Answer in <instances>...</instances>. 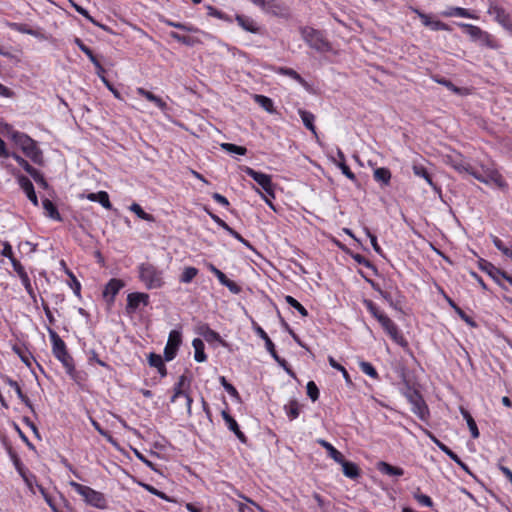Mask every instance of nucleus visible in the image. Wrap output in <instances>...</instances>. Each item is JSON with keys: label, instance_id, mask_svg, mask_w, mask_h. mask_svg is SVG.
I'll return each mask as SVG.
<instances>
[{"label": "nucleus", "instance_id": "1", "mask_svg": "<svg viewBox=\"0 0 512 512\" xmlns=\"http://www.w3.org/2000/svg\"><path fill=\"white\" fill-rule=\"evenodd\" d=\"M13 143L20 148L25 156L34 164L39 166L44 165L43 151L38 147L37 142L30 136L23 132H20V134H14Z\"/></svg>", "mask_w": 512, "mask_h": 512}, {"label": "nucleus", "instance_id": "2", "mask_svg": "<svg viewBox=\"0 0 512 512\" xmlns=\"http://www.w3.org/2000/svg\"><path fill=\"white\" fill-rule=\"evenodd\" d=\"M139 279L149 290L158 289L164 285L163 272L151 263H141L138 266Z\"/></svg>", "mask_w": 512, "mask_h": 512}, {"label": "nucleus", "instance_id": "3", "mask_svg": "<svg viewBox=\"0 0 512 512\" xmlns=\"http://www.w3.org/2000/svg\"><path fill=\"white\" fill-rule=\"evenodd\" d=\"M300 33L310 48L321 53L329 52L332 49L330 42L320 30L306 26L300 28Z\"/></svg>", "mask_w": 512, "mask_h": 512}, {"label": "nucleus", "instance_id": "4", "mask_svg": "<svg viewBox=\"0 0 512 512\" xmlns=\"http://www.w3.org/2000/svg\"><path fill=\"white\" fill-rule=\"evenodd\" d=\"M69 485L73 488L79 495H81L84 501L95 508L105 509L107 507V501L103 493L94 490L89 486L82 485L75 481H70Z\"/></svg>", "mask_w": 512, "mask_h": 512}, {"label": "nucleus", "instance_id": "5", "mask_svg": "<svg viewBox=\"0 0 512 512\" xmlns=\"http://www.w3.org/2000/svg\"><path fill=\"white\" fill-rule=\"evenodd\" d=\"M195 332L206 341L211 349H217L219 347L229 348L226 341L220 336V334L212 330L208 324L199 322L195 326Z\"/></svg>", "mask_w": 512, "mask_h": 512}, {"label": "nucleus", "instance_id": "6", "mask_svg": "<svg viewBox=\"0 0 512 512\" xmlns=\"http://www.w3.org/2000/svg\"><path fill=\"white\" fill-rule=\"evenodd\" d=\"M458 26L464 30L472 41L478 42L482 46L495 48L492 36L480 27L468 23H458Z\"/></svg>", "mask_w": 512, "mask_h": 512}, {"label": "nucleus", "instance_id": "7", "mask_svg": "<svg viewBox=\"0 0 512 512\" xmlns=\"http://www.w3.org/2000/svg\"><path fill=\"white\" fill-rule=\"evenodd\" d=\"M5 168L16 178L17 183L19 184L20 188L24 191L27 198L32 202L34 206L39 205L38 197L36 195L33 183L31 180L20 173L19 170H17L12 165H5Z\"/></svg>", "mask_w": 512, "mask_h": 512}, {"label": "nucleus", "instance_id": "8", "mask_svg": "<svg viewBox=\"0 0 512 512\" xmlns=\"http://www.w3.org/2000/svg\"><path fill=\"white\" fill-rule=\"evenodd\" d=\"M244 171L247 176L252 178L259 186H261L267 196L275 198V185L272 183L270 175L256 171L250 167H246Z\"/></svg>", "mask_w": 512, "mask_h": 512}, {"label": "nucleus", "instance_id": "9", "mask_svg": "<svg viewBox=\"0 0 512 512\" xmlns=\"http://www.w3.org/2000/svg\"><path fill=\"white\" fill-rule=\"evenodd\" d=\"M189 387H190V379L185 374L181 375L178 378V381L174 385L173 395L171 396V399H170V401L173 403L179 397H184L186 400V406H187L188 412L191 411V405L193 402L192 397L187 392V389Z\"/></svg>", "mask_w": 512, "mask_h": 512}, {"label": "nucleus", "instance_id": "10", "mask_svg": "<svg viewBox=\"0 0 512 512\" xmlns=\"http://www.w3.org/2000/svg\"><path fill=\"white\" fill-rule=\"evenodd\" d=\"M55 358L63 365L66 373L77 384H81L86 379L85 373L75 369L74 359L72 354H54Z\"/></svg>", "mask_w": 512, "mask_h": 512}, {"label": "nucleus", "instance_id": "11", "mask_svg": "<svg viewBox=\"0 0 512 512\" xmlns=\"http://www.w3.org/2000/svg\"><path fill=\"white\" fill-rule=\"evenodd\" d=\"M488 13L494 16L495 21H497L504 29L512 32V16L506 12L503 7L494 2H490Z\"/></svg>", "mask_w": 512, "mask_h": 512}, {"label": "nucleus", "instance_id": "12", "mask_svg": "<svg viewBox=\"0 0 512 512\" xmlns=\"http://www.w3.org/2000/svg\"><path fill=\"white\" fill-rule=\"evenodd\" d=\"M413 11L418 15L425 27H428L433 31H451V27L448 24L434 19L431 15L426 14L417 8L413 9Z\"/></svg>", "mask_w": 512, "mask_h": 512}, {"label": "nucleus", "instance_id": "13", "mask_svg": "<svg viewBox=\"0 0 512 512\" xmlns=\"http://www.w3.org/2000/svg\"><path fill=\"white\" fill-rule=\"evenodd\" d=\"M149 304V295L142 292H132L127 296V313H134L141 305Z\"/></svg>", "mask_w": 512, "mask_h": 512}, {"label": "nucleus", "instance_id": "14", "mask_svg": "<svg viewBox=\"0 0 512 512\" xmlns=\"http://www.w3.org/2000/svg\"><path fill=\"white\" fill-rule=\"evenodd\" d=\"M382 323L380 324L384 331L391 337L393 341L404 346L406 341L404 340L401 332L399 331L397 325L389 318L382 317Z\"/></svg>", "mask_w": 512, "mask_h": 512}, {"label": "nucleus", "instance_id": "15", "mask_svg": "<svg viewBox=\"0 0 512 512\" xmlns=\"http://www.w3.org/2000/svg\"><path fill=\"white\" fill-rule=\"evenodd\" d=\"M221 416L225 421L227 428L235 434L238 440L243 444H247L248 439L246 435L240 430L237 421L228 413V411L223 410L221 412Z\"/></svg>", "mask_w": 512, "mask_h": 512}, {"label": "nucleus", "instance_id": "16", "mask_svg": "<svg viewBox=\"0 0 512 512\" xmlns=\"http://www.w3.org/2000/svg\"><path fill=\"white\" fill-rule=\"evenodd\" d=\"M122 287H124V282L121 279H110L103 290V297L108 303H113L115 296L118 294Z\"/></svg>", "mask_w": 512, "mask_h": 512}, {"label": "nucleus", "instance_id": "17", "mask_svg": "<svg viewBox=\"0 0 512 512\" xmlns=\"http://www.w3.org/2000/svg\"><path fill=\"white\" fill-rule=\"evenodd\" d=\"M485 176H486L485 177L486 181H483V183H485V184L493 183V184H495L498 188H500L503 191L508 189L507 182L505 181V179L499 173L498 170H496L494 168L486 167V169H485Z\"/></svg>", "mask_w": 512, "mask_h": 512}, {"label": "nucleus", "instance_id": "18", "mask_svg": "<svg viewBox=\"0 0 512 512\" xmlns=\"http://www.w3.org/2000/svg\"><path fill=\"white\" fill-rule=\"evenodd\" d=\"M478 267L481 271L486 272L496 283L502 285L500 282V277L505 271L500 270L495 267L491 262L480 258L478 261Z\"/></svg>", "mask_w": 512, "mask_h": 512}, {"label": "nucleus", "instance_id": "19", "mask_svg": "<svg viewBox=\"0 0 512 512\" xmlns=\"http://www.w3.org/2000/svg\"><path fill=\"white\" fill-rule=\"evenodd\" d=\"M337 159L333 158L335 165L341 170V172L350 180L356 181L355 174L351 171L349 166L346 164V158L341 149H337Z\"/></svg>", "mask_w": 512, "mask_h": 512}, {"label": "nucleus", "instance_id": "20", "mask_svg": "<svg viewBox=\"0 0 512 512\" xmlns=\"http://www.w3.org/2000/svg\"><path fill=\"white\" fill-rule=\"evenodd\" d=\"M8 27L19 33L28 34L36 38L42 37V34L39 29H34L30 27L28 24L9 22Z\"/></svg>", "mask_w": 512, "mask_h": 512}, {"label": "nucleus", "instance_id": "21", "mask_svg": "<svg viewBox=\"0 0 512 512\" xmlns=\"http://www.w3.org/2000/svg\"><path fill=\"white\" fill-rule=\"evenodd\" d=\"M148 364L157 369L161 378L167 376V369L161 354H149Z\"/></svg>", "mask_w": 512, "mask_h": 512}, {"label": "nucleus", "instance_id": "22", "mask_svg": "<svg viewBox=\"0 0 512 512\" xmlns=\"http://www.w3.org/2000/svg\"><path fill=\"white\" fill-rule=\"evenodd\" d=\"M279 73L285 76H288L298 82L304 89L310 91V84L294 69L288 67L279 68Z\"/></svg>", "mask_w": 512, "mask_h": 512}, {"label": "nucleus", "instance_id": "23", "mask_svg": "<svg viewBox=\"0 0 512 512\" xmlns=\"http://www.w3.org/2000/svg\"><path fill=\"white\" fill-rule=\"evenodd\" d=\"M42 207L45 211V215L53 220L62 222L63 218L59 213L56 205L48 198L42 200Z\"/></svg>", "mask_w": 512, "mask_h": 512}, {"label": "nucleus", "instance_id": "24", "mask_svg": "<svg viewBox=\"0 0 512 512\" xmlns=\"http://www.w3.org/2000/svg\"><path fill=\"white\" fill-rule=\"evenodd\" d=\"M343 469V473L346 477L350 479H356L360 476V469L359 467L350 461L345 460V458H342V462H338Z\"/></svg>", "mask_w": 512, "mask_h": 512}, {"label": "nucleus", "instance_id": "25", "mask_svg": "<svg viewBox=\"0 0 512 512\" xmlns=\"http://www.w3.org/2000/svg\"><path fill=\"white\" fill-rule=\"evenodd\" d=\"M182 336L177 330H172L169 334L168 342L163 352H176L181 344Z\"/></svg>", "mask_w": 512, "mask_h": 512}, {"label": "nucleus", "instance_id": "26", "mask_svg": "<svg viewBox=\"0 0 512 512\" xmlns=\"http://www.w3.org/2000/svg\"><path fill=\"white\" fill-rule=\"evenodd\" d=\"M298 114L301 117L304 126L317 136L316 127L314 125L315 115L310 111L301 108L298 109Z\"/></svg>", "mask_w": 512, "mask_h": 512}, {"label": "nucleus", "instance_id": "27", "mask_svg": "<svg viewBox=\"0 0 512 512\" xmlns=\"http://www.w3.org/2000/svg\"><path fill=\"white\" fill-rule=\"evenodd\" d=\"M74 43L89 58V60L93 63L95 68H101V63L94 54V52L87 45H85L80 38L76 37L74 39Z\"/></svg>", "mask_w": 512, "mask_h": 512}, {"label": "nucleus", "instance_id": "28", "mask_svg": "<svg viewBox=\"0 0 512 512\" xmlns=\"http://www.w3.org/2000/svg\"><path fill=\"white\" fill-rule=\"evenodd\" d=\"M377 469L386 475L389 476H402L404 475V470L401 467L393 466L387 462L380 461L377 465Z\"/></svg>", "mask_w": 512, "mask_h": 512}, {"label": "nucleus", "instance_id": "29", "mask_svg": "<svg viewBox=\"0 0 512 512\" xmlns=\"http://www.w3.org/2000/svg\"><path fill=\"white\" fill-rule=\"evenodd\" d=\"M302 405L296 400H290L285 406V413L290 421L297 419L300 415V409Z\"/></svg>", "mask_w": 512, "mask_h": 512}, {"label": "nucleus", "instance_id": "30", "mask_svg": "<svg viewBox=\"0 0 512 512\" xmlns=\"http://www.w3.org/2000/svg\"><path fill=\"white\" fill-rule=\"evenodd\" d=\"M236 21L240 27H242L244 30L248 32L257 33L259 30L255 21L248 16L236 15Z\"/></svg>", "mask_w": 512, "mask_h": 512}, {"label": "nucleus", "instance_id": "31", "mask_svg": "<svg viewBox=\"0 0 512 512\" xmlns=\"http://www.w3.org/2000/svg\"><path fill=\"white\" fill-rule=\"evenodd\" d=\"M317 443L321 445L327 451V454L330 458H332L335 462H342V458L344 457L341 452H339L331 443L324 439H318Z\"/></svg>", "mask_w": 512, "mask_h": 512}, {"label": "nucleus", "instance_id": "32", "mask_svg": "<svg viewBox=\"0 0 512 512\" xmlns=\"http://www.w3.org/2000/svg\"><path fill=\"white\" fill-rule=\"evenodd\" d=\"M137 93L146 98L148 101L154 103L157 107H159L162 110L167 107V104L165 103V101H163V99H161L159 96L144 88H138Z\"/></svg>", "mask_w": 512, "mask_h": 512}, {"label": "nucleus", "instance_id": "33", "mask_svg": "<svg viewBox=\"0 0 512 512\" xmlns=\"http://www.w3.org/2000/svg\"><path fill=\"white\" fill-rule=\"evenodd\" d=\"M412 169L416 176L423 178L432 188L437 189V185L434 183L432 175L426 167L421 164H414Z\"/></svg>", "mask_w": 512, "mask_h": 512}, {"label": "nucleus", "instance_id": "34", "mask_svg": "<svg viewBox=\"0 0 512 512\" xmlns=\"http://www.w3.org/2000/svg\"><path fill=\"white\" fill-rule=\"evenodd\" d=\"M461 415L466 420L468 428L470 430L471 436L476 439L479 437L480 433L477 427V424L471 414L468 410L464 409L463 407L460 408Z\"/></svg>", "mask_w": 512, "mask_h": 512}, {"label": "nucleus", "instance_id": "35", "mask_svg": "<svg viewBox=\"0 0 512 512\" xmlns=\"http://www.w3.org/2000/svg\"><path fill=\"white\" fill-rule=\"evenodd\" d=\"M375 181L381 183L384 186H388L391 180V172L386 167H380L374 170L373 173Z\"/></svg>", "mask_w": 512, "mask_h": 512}, {"label": "nucleus", "instance_id": "36", "mask_svg": "<svg viewBox=\"0 0 512 512\" xmlns=\"http://www.w3.org/2000/svg\"><path fill=\"white\" fill-rule=\"evenodd\" d=\"M253 98L254 101L268 113L272 114L275 112L274 103L271 98L260 94H255Z\"/></svg>", "mask_w": 512, "mask_h": 512}, {"label": "nucleus", "instance_id": "37", "mask_svg": "<svg viewBox=\"0 0 512 512\" xmlns=\"http://www.w3.org/2000/svg\"><path fill=\"white\" fill-rule=\"evenodd\" d=\"M363 304L366 307V309L370 312V314L377 319V321L381 324L382 323V317H388L384 312H382L378 306L369 299H364Z\"/></svg>", "mask_w": 512, "mask_h": 512}, {"label": "nucleus", "instance_id": "38", "mask_svg": "<svg viewBox=\"0 0 512 512\" xmlns=\"http://www.w3.org/2000/svg\"><path fill=\"white\" fill-rule=\"evenodd\" d=\"M444 17H464V18H476L470 13L469 10L462 7H451L448 10L442 12Z\"/></svg>", "mask_w": 512, "mask_h": 512}, {"label": "nucleus", "instance_id": "39", "mask_svg": "<svg viewBox=\"0 0 512 512\" xmlns=\"http://www.w3.org/2000/svg\"><path fill=\"white\" fill-rule=\"evenodd\" d=\"M347 253L355 262L371 269L375 275L378 274V269L376 268V266L370 260L365 258L363 255H361L359 253L351 252V251H347Z\"/></svg>", "mask_w": 512, "mask_h": 512}, {"label": "nucleus", "instance_id": "40", "mask_svg": "<svg viewBox=\"0 0 512 512\" xmlns=\"http://www.w3.org/2000/svg\"><path fill=\"white\" fill-rule=\"evenodd\" d=\"M450 166L455 169L458 173H467L470 170L471 164L466 162L461 156L456 158H451L449 160Z\"/></svg>", "mask_w": 512, "mask_h": 512}, {"label": "nucleus", "instance_id": "41", "mask_svg": "<svg viewBox=\"0 0 512 512\" xmlns=\"http://www.w3.org/2000/svg\"><path fill=\"white\" fill-rule=\"evenodd\" d=\"M10 456H11L12 462H13L17 472L21 475V477L24 479V481L27 483V485L29 487H31V482H30L29 478L26 476L25 467H24V464L22 463L21 459L18 457V455L16 453L11 452V451H10Z\"/></svg>", "mask_w": 512, "mask_h": 512}, {"label": "nucleus", "instance_id": "42", "mask_svg": "<svg viewBox=\"0 0 512 512\" xmlns=\"http://www.w3.org/2000/svg\"><path fill=\"white\" fill-rule=\"evenodd\" d=\"M49 336L52 342L53 352H66L65 342L55 331L49 329Z\"/></svg>", "mask_w": 512, "mask_h": 512}, {"label": "nucleus", "instance_id": "43", "mask_svg": "<svg viewBox=\"0 0 512 512\" xmlns=\"http://www.w3.org/2000/svg\"><path fill=\"white\" fill-rule=\"evenodd\" d=\"M72 6L74 7V9L79 13L81 14L82 16H84L88 21H90L92 24L102 28L103 30L105 31H110V29L106 26V25H103V24H100L99 22H97L88 12L87 9L83 8L82 6L72 2Z\"/></svg>", "mask_w": 512, "mask_h": 512}, {"label": "nucleus", "instance_id": "44", "mask_svg": "<svg viewBox=\"0 0 512 512\" xmlns=\"http://www.w3.org/2000/svg\"><path fill=\"white\" fill-rule=\"evenodd\" d=\"M412 411L422 420L426 418L428 415V407L423 399V397L420 398L419 402H414L412 404Z\"/></svg>", "mask_w": 512, "mask_h": 512}, {"label": "nucleus", "instance_id": "45", "mask_svg": "<svg viewBox=\"0 0 512 512\" xmlns=\"http://www.w3.org/2000/svg\"><path fill=\"white\" fill-rule=\"evenodd\" d=\"M412 411L422 420L426 418L428 415V407L423 399V397L420 398L419 402H414L412 404Z\"/></svg>", "mask_w": 512, "mask_h": 512}, {"label": "nucleus", "instance_id": "46", "mask_svg": "<svg viewBox=\"0 0 512 512\" xmlns=\"http://www.w3.org/2000/svg\"><path fill=\"white\" fill-rule=\"evenodd\" d=\"M403 395L407 398L411 405L414 402H419L420 398L422 397L420 392L414 387L410 386L409 384H406L405 389L403 391Z\"/></svg>", "mask_w": 512, "mask_h": 512}, {"label": "nucleus", "instance_id": "47", "mask_svg": "<svg viewBox=\"0 0 512 512\" xmlns=\"http://www.w3.org/2000/svg\"><path fill=\"white\" fill-rule=\"evenodd\" d=\"M170 37L176 40L177 42L184 44L186 46H194L196 43H198V40L191 36L181 35L177 32H170Z\"/></svg>", "mask_w": 512, "mask_h": 512}, {"label": "nucleus", "instance_id": "48", "mask_svg": "<svg viewBox=\"0 0 512 512\" xmlns=\"http://www.w3.org/2000/svg\"><path fill=\"white\" fill-rule=\"evenodd\" d=\"M285 302L289 306H291L292 308L297 310L301 314L302 317H307L308 316L307 309L298 300H296L294 297H292L290 295L285 296Z\"/></svg>", "mask_w": 512, "mask_h": 512}, {"label": "nucleus", "instance_id": "49", "mask_svg": "<svg viewBox=\"0 0 512 512\" xmlns=\"http://www.w3.org/2000/svg\"><path fill=\"white\" fill-rule=\"evenodd\" d=\"M381 297L388 302V304L396 309V310H399L401 311L402 309V301L400 299V297H397V298H394L392 296V294L388 291H385V292H381Z\"/></svg>", "mask_w": 512, "mask_h": 512}, {"label": "nucleus", "instance_id": "50", "mask_svg": "<svg viewBox=\"0 0 512 512\" xmlns=\"http://www.w3.org/2000/svg\"><path fill=\"white\" fill-rule=\"evenodd\" d=\"M197 274H198L197 268L192 267V266L186 267L180 276V282L190 283Z\"/></svg>", "mask_w": 512, "mask_h": 512}, {"label": "nucleus", "instance_id": "51", "mask_svg": "<svg viewBox=\"0 0 512 512\" xmlns=\"http://www.w3.org/2000/svg\"><path fill=\"white\" fill-rule=\"evenodd\" d=\"M36 487H37L38 491L41 493V495L43 496V498H44V500L46 501V503H47V504L49 505V507L51 508V510H52L53 512H61V511L57 508V506H56V504H55V502H54L53 498H52V497L47 493L46 489H45L42 485H40V484H36Z\"/></svg>", "mask_w": 512, "mask_h": 512}, {"label": "nucleus", "instance_id": "52", "mask_svg": "<svg viewBox=\"0 0 512 512\" xmlns=\"http://www.w3.org/2000/svg\"><path fill=\"white\" fill-rule=\"evenodd\" d=\"M163 23H165L167 26L174 27V28H177V29H180L183 31H187V32H197L198 31V29L192 25H187V24L180 23V22H174L169 19H164Z\"/></svg>", "mask_w": 512, "mask_h": 512}, {"label": "nucleus", "instance_id": "53", "mask_svg": "<svg viewBox=\"0 0 512 512\" xmlns=\"http://www.w3.org/2000/svg\"><path fill=\"white\" fill-rule=\"evenodd\" d=\"M221 147L229 153H234L241 156L247 153V149L244 146H238L232 143H223Z\"/></svg>", "mask_w": 512, "mask_h": 512}, {"label": "nucleus", "instance_id": "54", "mask_svg": "<svg viewBox=\"0 0 512 512\" xmlns=\"http://www.w3.org/2000/svg\"><path fill=\"white\" fill-rule=\"evenodd\" d=\"M219 381L221 383V385L223 386V388L225 389V391L230 395L232 396L233 398L237 399V400H240V395L238 393V391L236 390V388L230 384L226 378L224 376H221L219 378Z\"/></svg>", "mask_w": 512, "mask_h": 512}, {"label": "nucleus", "instance_id": "55", "mask_svg": "<svg viewBox=\"0 0 512 512\" xmlns=\"http://www.w3.org/2000/svg\"><path fill=\"white\" fill-rule=\"evenodd\" d=\"M10 157H12L28 174H31L35 169L27 160L15 152H12Z\"/></svg>", "mask_w": 512, "mask_h": 512}, {"label": "nucleus", "instance_id": "56", "mask_svg": "<svg viewBox=\"0 0 512 512\" xmlns=\"http://www.w3.org/2000/svg\"><path fill=\"white\" fill-rule=\"evenodd\" d=\"M0 133L9 138L11 141H13L14 134H20L19 131H16L10 124L4 121H0Z\"/></svg>", "mask_w": 512, "mask_h": 512}, {"label": "nucleus", "instance_id": "57", "mask_svg": "<svg viewBox=\"0 0 512 512\" xmlns=\"http://www.w3.org/2000/svg\"><path fill=\"white\" fill-rule=\"evenodd\" d=\"M0 133L9 138L11 141H13L14 134H20L19 131H16L10 124L4 121H0Z\"/></svg>", "mask_w": 512, "mask_h": 512}, {"label": "nucleus", "instance_id": "58", "mask_svg": "<svg viewBox=\"0 0 512 512\" xmlns=\"http://www.w3.org/2000/svg\"><path fill=\"white\" fill-rule=\"evenodd\" d=\"M130 210L132 212H134L140 219L142 220H146V221H151L153 220V216L149 213H146L142 207L137 204V203H133L131 206H130Z\"/></svg>", "mask_w": 512, "mask_h": 512}, {"label": "nucleus", "instance_id": "59", "mask_svg": "<svg viewBox=\"0 0 512 512\" xmlns=\"http://www.w3.org/2000/svg\"><path fill=\"white\" fill-rule=\"evenodd\" d=\"M307 395L311 399L312 402H315L319 399V389L314 381H309L306 386Z\"/></svg>", "mask_w": 512, "mask_h": 512}, {"label": "nucleus", "instance_id": "60", "mask_svg": "<svg viewBox=\"0 0 512 512\" xmlns=\"http://www.w3.org/2000/svg\"><path fill=\"white\" fill-rule=\"evenodd\" d=\"M66 273H67V275L70 278V281L68 282L69 286L73 289L74 294L76 296L80 297V293H81V284H80V282L77 280L75 275L70 270L67 269Z\"/></svg>", "mask_w": 512, "mask_h": 512}, {"label": "nucleus", "instance_id": "61", "mask_svg": "<svg viewBox=\"0 0 512 512\" xmlns=\"http://www.w3.org/2000/svg\"><path fill=\"white\" fill-rule=\"evenodd\" d=\"M33 180L43 189H47L49 187L48 182L46 181L44 175L37 170L36 168L32 171L31 174H29Z\"/></svg>", "mask_w": 512, "mask_h": 512}, {"label": "nucleus", "instance_id": "62", "mask_svg": "<svg viewBox=\"0 0 512 512\" xmlns=\"http://www.w3.org/2000/svg\"><path fill=\"white\" fill-rule=\"evenodd\" d=\"M360 367L362 372L369 375L373 379H378L379 375L373 365L369 362L362 361L360 362Z\"/></svg>", "mask_w": 512, "mask_h": 512}, {"label": "nucleus", "instance_id": "63", "mask_svg": "<svg viewBox=\"0 0 512 512\" xmlns=\"http://www.w3.org/2000/svg\"><path fill=\"white\" fill-rule=\"evenodd\" d=\"M413 497L422 506L432 507L433 505V501L428 495L419 493V488L417 492L413 494Z\"/></svg>", "mask_w": 512, "mask_h": 512}, {"label": "nucleus", "instance_id": "64", "mask_svg": "<svg viewBox=\"0 0 512 512\" xmlns=\"http://www.w3.org/2000/svg\"><path fill=\"white\" fill-rule=\"evenodd\" d=\"M258 335L265 341V346L268 352H276L275 351V345L272 342V340L269 338L267 333L261 328H257Z\"/></svg>", "mask_w": 512, "mask_h": 512}]
</instances>
